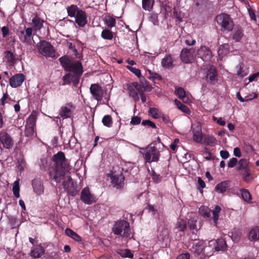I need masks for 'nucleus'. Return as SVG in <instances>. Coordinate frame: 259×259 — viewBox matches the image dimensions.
I'll list each match as a JSON object with an SVG mask.
<instances>
[{"mask_svg": "<svg viewBox=\"0 0 259 259\" xmlns=\"http://www.w3.org/2000/svg\"><path fill=\"white\" fill-rule=\"evenodd\" d=\"M195 50L193 48L183 49L181 53V59L185 63L192 62L194 59Z\"/></svg>", "mask_w": 259, "mask_h": 259, "instance_id": "9d476101", "label": "nucleus"}, {"mask_svg": "<svg viewBox=\"0 0 259 259\" xmlns=\"http://www.w3.org/2000/svg\"><path fill=\"white\" fill-rule=\"evenodd\" d=\"M142 124L144 125H148L149 126H150L153 128H155L156 125L155 124L152 122V121L148 120H144L142 121Z\"/></svg>", "mask_w": 259, "mask_h": 259, "instance_id": "e2e57ef3", "label": "nucleus"}, {"mask_svg": "<svg viewBox=\"0 0 259 259\" xmlns=\"http://www.w3.org/2000/svg\"><path fill=\"white\" fill-rule=\"evenodd\" d=\"M175 103L176 104L178 108L181 110L182 112L186 113V114H190V110H189V108L185 105L184 104H182L181 102H180L179 100L176 99L175 100Z\"/></svg>", "mask_w": 259, "mask_h": 259, "instance_id": "f704fd0d", "label": "nucleus"}, {"mask_svg": "<svg viewBox=\"0 0 259 259\" xmlns=\"http://www.w3.org/2000/svg\"><path fill=\"white\" fill-rule=\"evenodd\" d=\"M80 9L75 5H71L67 8L68 15L70 17H75Z\"/></svg>", "mask_w": 259, "mask_h": 259, "instance_id": "c9c22d12", "label": "nucleus"}, {"mask_svg": "<svg viewBox=\"0 0 259 259\" xmlns=\"http://www.w3.org/2000/svg\"><path fill=\"white\" fill-rule=\"evenodd\" d=\"M143 155L146 162L148 163L158 161L160 157L159 150L152 144L145 148Z\"/></svg>", "mask_w": 259, "mask_h": 259, "instance_id": "6e6552de", "label": "nucleus"}, {"mask_svg": "<svg viewBox=\"0 0 259 259\" xmlns=\"http://www.w3.org/2000/svg\"><path fill=\"white\" fill-rule=\"evenodd\" d=\"M243 35V33L242 30L240 29H238L237 30H235L234 32L233 38L236 41H239L241 40Z\"/></svg>", "mask_w": 259, "mask_h": 259, "instance_id": "8fccbe9b", "label": "nucleus"}, {"mask_svg": "<svg viewBox=\"0 0 259 259\" xmlns=\"http://www.w3.org/2000/svg\"><path fill=\"white\" fill-rule=\"evenodd\" d=\"M176 94L179 96V98L182 100L184 102H187L186 99V93L184 90L182 88H179L177 89Z\"/></svg>", "mask_w": 259, "mask_h": 259, "instance_id": "a18cd8bd", "label": "nucleus"}, {"mask_svg": "<svg viewBox=\"0 0 259 259\" xmlns=\"http://www.w3.org/2000/svg\"><path fill=\"white\" fill-rule=\"evenodd\" d=\"M204 247V241L200 240L194 243L191 249L194 253L199 255L203 251Z\"/></svg>", "mask_w": 259, "mask_h": 259, "instance_id": "aec40b11", "label": "nucleus"}, {"mask_svg": "<svg viewBox=\"0 0 259 259\" xmlns=\"http://www.w3.org/2000/svg\"><path fill=\"white\" fill-rule=\"evenodd\" d=\"M0 141L4 148L11 149L14 145V142L11 137L6 132L0 133Z\"/></svg>", "mask_w": 259, "mask_h": 259, "instance_id": "ddd939ff", "label": "nucleus"}, {"mask_svg": "<svg viewBox=\"0 0 259 259\" xmlns=\"http://www.w3.org/2000/svg\"><path fill=\"white\" fill-rule=\"evenodd\" d=\"M37 116L35 112H32L28 117L26 120V125L34 126L36 120Z\"/></svg>", "mask_w": 259, "mask_h": 259, "instance_id": "e433bc0d", "label": "nucleus"}, {"mask_svg": "<svg viewBox=\"0 0 259 259\" xmlns=\"http://www.w3.org/2000/svg\"><path fill=\"white\" fill-rule=\"evenodd\" d=\"M216 21L221 27L222 31L229 32L234 27L232 19L229 15L226 14H221L216 17Z\"/></svg>", "mask_w": 259, "mask_h": 259, "instance_id": "39448f33", "label": "nucleus"}, {"mask_svg": "<svg viewBox=\"0 0 259 259\" xmlns=\"http://www.w3.org/2000/svg\"><path fill=\"white\" fill-rule=\"evenodd\" d=\"M237 163H238V160L236 158H232L230 159L228 162V167L230 168L233 167Z\"/></svg>", "mask_w": 259, "mask_h": 259, "instance_id": "052dcab7", "label": "nucleus"}, {"mask_svg": "<svg viewBox=\"0 0 259 259\" xmlns=\"http://www.w3.org/2000/svg\"><path fill=\"white\" fill-rule=\"evenodd\" d=\"M133 87L139 92V94L144 92L142 81L140 83H138L137 82H134L132 83Z\"/></svg>", "mask_w": 259, "mask_h": 259, "instance_id": "3c124183", "label": "nucleus"}, {"mask_svg": "<svg viewBox=\"0 0 259 259\" xmlns=\"http://www.w3.org/2000/svg\"><path fill=\"white\" fill-rule=\"evenodd\" d=\"M127 89L128 91L129 95L130 96L132 97L135 101H137L139 100L138 94L137 91L135 90L134 88L132 85H128L127 87Z\"/></svg>", "mask_w": 259, "mask_h": 259, "instance_id": "a19ab883", "label": "nucleus"}, {"mask_svg": "<svg viewBox=\"0 0 259 259\" xmlns=\"http://www.w3.org/2000/svg\"><path fill=\"white\" fill-rule=\"evenodd\" d=\"M190 254L189 253H182L178 255L176 259H189Z\"/></svg>", "mask_w": 259, "mask_h": 259, "instance_id": "338daca9", "label": "nucleus"}, {"mask_svg": "<svg viewBox=\"0 0 259 259\" xmlns=\"http://www.w3.org/2000/svg\"><path fill=\"white\" fill-rule=\"evenodd\" d=\"M212 118L213 120L216 121L217 123L221 125H225L226 124V122L223 120L222 117L217 118L215 116H213Z\"/></svg>", "mask_w": 259, "mask_h": 259, "instance_id": "0e129e2a", "label": "nucleus"}, {"mask_svg": "<svg viewBox=\"0 0 259 259\" xmlns=\"http://www.w3.org/2000/svg\"><path fill=\"white\" fill-rule=\"evenodd\" d=\"M5 61L10 65H13L15 62L16 58L13 53L10 51L5 52Z\"/></svg>", "mask_w": 259, "mask_h": 259, "instance_id": "a878e982", "label": "nucleus"}, {"mask_svg": "<svg viewBox=\"0 0 259 259\" xmlns=\"http://www.w3.org/2000/svg\"><path fill=\"white\" fill-rule=\"evenodd\" d=\"M32 22L35 27L36 29H39L41 28L42 24L39 19L34 18L32 20Z\"/></svg>", "mask_w": 259, "mask_h": 259, "instance_id": "13d9d810", "label": "nucleus"}, {"mask_svg": "<svg viewBox=\"0 0 259 259\" xmlns=\"http://www.w3.org/2000/svg\"><path fill=\"white\" fill-rule=\"evenodd\" d=\"M45 253L44 249L40 246H37L31 249L30 256L33 258H36L40 257Z\"/></svg>", "mask_w": 259, "mask_h": 259, "instance_id": "412c9836", "label": "nucleus"}, {"mask_svg": "<svg viewBox=\"0 0 259 259\" xmlns=\"http://www.w3.org/2000/svg\"><path fill=\"white\" fill-rule=\"evenodd\" d=\"M74 17L75 19V22L80 27H84L87 23V15L85 13L81 10L78 12Z\"/></svg>", "mask_w": 259, "mask_h": 259, "instance_id": "f3484780", "label": "nucleus"}, {"mask_svg": "<svg viewBox=\"0 0 259 259\" xmlns=\"http://www.w3.org/2000/svg\"><path fill=\"white\" fill-rule=\"evenodd\" d=\"M229 45L228 44H224L222 45L218 50V54L220 57H223V56L227 55L229 52Z\"/></svg>", "mask_w": 259, "mask_h": 259, "instance_id": "c85d7f7f", "label": "nucleus"}, {"mask_svg": "<svg viewBox=\"0 0 259 259\" xmlns=\"http://www.w3.org/2000/svg\"><path fill=\"white\" fill-rule=\"evenodd\" d=\"M141 118L138 116H134L132 118L131 124L133 125H137L141 122Z\"/></svg>", "mask_w": 259, "mask_h": 259, "instance_id": "680f3d73", "label": "nucleus"}, {"mask_svg": "<svg viewBox=\"0 0 259 259\" xmlns=\"http://www.w3.org/2000/svg\"><path fill=\"white\" fill-rule=\"evenodd\" d=\"M101 36L105 39L111 40L113 38V34L112 32L108 29L103 30L102 32Z\"/></svg>", "mask_w": 259, "mask_h": 259, "instance_id": "c03bdc74", "label": "nucleus"}, {"mask_svg": "<svg viewBox=\"0 0 259 259\" xmlns=\"http://www.w3.org/2000/svg\"><path fill=\"white\" fill-rule=\"evenodd\" d=\"M74 109L75 106L72 103H66L60 108L59 115L63 119L70 118Z\"/></svg>", "mask_w": 259, "mask_h": 259, "instance_id": "9b49d317", "label": "nucleus"}, {"mask_svg": "<svg viewBox=\"0 0 259 259\" xmlns=\"http://www.w3.org/2000/svg\"><path fill=\"white\" fill-rule=\"evenodd\" d=\"M33 127H34V126L26 125L25 130V135L27 137L32 136L34 133V128Z\"/></svg>", "mask_w": 259, "mask_h": 259, "instance_id": "864d4df0", "label": "nucleus"}, {"mask_svg": "<svg viewBox=\"0 0 259 259\" xmlns=\"http://www.w3.org/2000/svg\"><path fill=\"white\" fill-rule=\"evenodd\" d=\"M149 114L154 118L158 119L160 118L161 114L158 110L155 108H150L149 110Z\"/></svg>", "mask_w": 259, "mask_h": 259, "instance_id": "de8ad7c7", "label": "nucleus"}, {"mask_svg": "<svg viewBox=\"0 0 259 259\" xmlns=\"http://www.w3.org/2000/svg\"><path fill=\"white\" fill-rule=\"evenodd\" d=\"M19 191V179H18L14 182L13 186V192L14 196L17 198L20 197Z\"/></svg>", "mask_w": 259, "mask_h": 259, "instance_id": "ea45409f", "label": "nucleus"}, {"mask_svg": "<svg viewBox=\"0 0 259 259\" xmlns=\"http://www.w3.org/2000/svg\"><path fill=\"white\" fill-rule=\"evenodd\" d=\"M226 243L224 239L220 238L216 241V244L214 247L215 250L224 251L226 249Z\"/></svg>", "mask_w": 259, "mask_h": 259, "instance_id": "b1692460", "label": "nucleus"}, {"mask_svg": "<svg viewBox=\"0 0 259 259\" xmlns=\"http://www.w3.org/2000/svg\"><path fill=\"white\" fill-rule=\"evenodd\" d=\"M173 59L169 55H166L161 60V65L165 68H170L172 66Z\"/></svg>", "mask_w": 259, "mask_h": 259, "instance_id": "5701e85b", "label": "nucleus"}, {"mask_svg": "<svg viewBox=\"0 0 259 259\" xmlns=\"http://www.w3.org/2000/svg\"><path fill=\"white\" fill-rule=\"evenodd\" d=\"M35 32H33L31 27L24 28L23 30L17 31V34L20 40L25 45H34L35 42L33 40V36Z\"/></svg>", "mask_w": 259, "mask_h": 259, "instance_id": "20e7f679", "label": "nucleus"}, {"mask_svg": "<svg viewBox=\"0 0 259 259\" xmlns=\"http://www.w3.org/2000/svg\"><path fill=\"white\" fill-rule=\"evenodd\" d=\"M196 222L197 220L195 217L192 218L188 221V225L190 230H197L198 229L196 225Z\"/></svg>", "mask_w": 259, "mask_h": 259, "instance_id": "37998d69", "label": "nucleus"}, {"mask_svg": "<svg viewBox=\"0 0 259 259\" xmlns=\"http://www.w3.org/2000/svg\"><path fill=\"white\" fill-rule=\"evenodd\" d=\"M115 234L122 237H129L130 235V225L125 221H118L115 223L112 229Z\"/></svg>", "mask_w": 259, "mask_h": 259, "instance_id": "423d86ee", "label": "nucleus"}, {"mask_svg": "<svg viewBox=\"0 0 259 259\" xmlns=\"http://www.w3.org/2000/svg\"><path fill=\"white\" fill-rule=\"evenodd\" d=\"M242 235L241 232L240 230H235L231 233V237L232 240L235 241H238Z\"/></svg>", "mask_w": 259, "mask_h": 259, "instance_id": "09e8293b", "label": "nucleus"}, {"mask_svg": "<svg viewBox=\"0 0 259 259\" xmlns=\"http://www.w3.org/2000/svg\"><path fill=\"white\" fill-rule=\"evenodd\" d=\"M221 210V208L219 205L215 206L213 210L206 206H202L199 209V212L206 219L210 220L212 219L214 225H216L219 220V214Z\"/></svg>", "mask_w": 259, "mask_h": 259, "instance_id": "7ed1b4c3", "label": "nucleus"}, {"mask_svg": "<svg viewBox=\"0 0 259 259\" xmlns=\"http://www.w3.org/2000/svg\"><path fill=\"white\" fill-rule=\"evenodd\" d=\"M67 172L64 175L63 178L61 180H63V186L65 189L68 190L70 187L72 185V179L69 176L67 175Z\"/></svg>", "mask_w": 259, "mask_h": 259, "instance_id": "cd10ccee", "label": "nucleus"}, {"mask_svg": "<svg viewBox=\"0 0 259 259\" xmlns=\"http://www.w3.org/2000/svg\"><path fill=\"white\" fill-rule=\"evenodd\" d=\"M240 191L243 200L248 203H250L252 197L249 192L245 189H241Z\"/></svg>", "mask_w": 259, "mask_h": 259, "instance_id": "bb28decb", "label": "nucleus"}, {"mask_svg": "<svg viewBox=\"0 0 259 259\" xmlns=\"http://www.w3.org/2000/svg\"><path fill=\"white\" fill-rule=\"evenodd\" d=\"M127 68L134 73L136 76L139 77L141 75V71L140 69L130 66H127Z\"/></svg>", "mask_w": 259, "mask_h": 259, "instance_id": "4d7b16f0", "label": "nucleus"}, {"mask_svg": "<svg viewBox=\"0 0 259 259\" xmlns=\"http://www.w3.org/2000/svg\"><path fill=\"white\" fill-rule=\"evenodd\" d=\"M80 200L85 204H91L96 201V198L91 193L89 188L85 187L81 192Z\"/></svg>", "mask_w": 259, "mask_h": 259, "instance_id": "f8f14e48", "label": "nucleus"}, {"mask_svg": "<svg viewBox=\"0 0 259 259\" xmlns=\"http://www.w3.org/2000/svg\"><path fill=\"white\" fill-rule=\"evenodd\" d=\"M106 24L108 27L112 28L115 25V20L110 16L106 18Z\"/></svg>", "mask_w": 259, "mask_h": 259, "instance_id": "603ef678", "label": "nucleus"}, {"mask_svg": "<svg viewBox=\"0 0 259 259\" xmlns=\"http://www.w3.org/2000/svg\"><path fill=\"white\" fill-rule=\"evenodd\" d=\"M191 130L193 133V140L197 143L202 142L204 135L202 134L200 122L196 121L195 122L192 123Z\"/></svg>", "mask_w": 259, "mask_h": 259, "instance_id": "1a4fd4ad", "label": "nucleus"}, {"mask_svg": "<svg viewBox=\"0 0 259 259\" xmlns=\"http://www.w3.org/2000/svg\"><path fill=\"white\" fill-rule=\"evenodd\" d=\"M62 66L69 72L63 76L64 84L73 82L77 84L82 73V67L81 63L78 61H73L68 57L63 56L59 59Z\"/></svg>", "mask_w": 259, "mask_h": 259, "instance_id": "f257e3e1", "label": "nucleus"}, {"mask_svg": "<svg viewBox=\"0 0 259 259\" xmlns=\"http://www.w3.org/2000/svg\"><path fill=\"white\" fill-rule=\"evenodd\" d=\"M102 122L106 126L110 127L112 123L111 117L109 115L104 116L102 119Z\"/></svg>", "mask_w": 259, "mask_h": 259, "instance_id": "49530a36", "label": "nucleus"}, {"mask_svg": "<svg viewBox=\"0 0 259 259\" xmlns=\"http://www.w3.org/2000/svg\"><path fill=\"white\" fill-rule=\"evenodd\" d=\"M186 222L183 220H180L178 221L175 225V229L177 231H184L186 229Z\"/></svg>", "mask_w": 259, "mask_h": 259, "instance_id": "72a5a7b5", "label": "nucleus"}, {"mask_svg": "<svg viewBox=\"0 0 259 259\" xmlns=\"http://www.w3.org/2000/svg\"><path fill=\"white\" fill-rule=\"evenodd\" d=\"M53 160L56 165L55 168L50 171V176L56 183H60L64 175L69 172V166L66 161L65 155L62 152H59L54 155Z\"/></svg>", "mask_w": 259, "mask_h": 259, "instance_id": "f03ea898", "label": "nucleus"}, {"mask_svg": "<svg viewBox=\"0 0 259 259\" xmlns=\"http://www.w3.org/2000/svg\"><path fill=\"white\" fill-rule=\"evenodd\" d=\"M200 143L212 146L216 144V140L213 137L204 135L203 141Z\"/></svg>", "mask_w": 259, "mask_h": 259, "instance_id": "393cba45", "label": "nucleus"}, {"mask_svg": "<svg viewBox=\"0 0 259 259\" xmlns=\"http://www.w3.org/2000/svg\"><path fill=\"white\" fill-rule=\"evenodd\" d=\"M217 70L215 68L211 66L207 71L206 76L211 81L214 80L217 76Z\"/></svg>", "mask_w": 259, "mask_h": 259, "instance_id": "473e14b6", "label": "nucleus"}, {"mask_svg": "<svg viewBox=\"0 0 259 259\" xmlns=\"http://www.w3.org/2000/svg\"><path fill=\"white\" fill-rule=\"evenodd\" d=\"M25 76L23 74H16L10 78V84L12 88H17L21 85Z\"/></svg>", "mask_w": 259, "mask_h": 259, "instance_id": "dca6fc26", "label": "nucleus"}, {"mask_svg": "<svg viewBox=\"0 0 259 259\" xmlns=\"http://www.w3.org/2000/svg\"><path fill=\"white\" fill-rule=\"evenodd\" d=\"M227 183L226 182H221L215 186V190L219 193H223L226 191L227 187Z\"/></svg>", "mask_w": 259, "mask_h": 259, "instance_id": "79ce46f5", "label": "nucleus"}, {"mask_svg": "<svg viewBox=\"0 0 259 259\" xmlns=\"http://www.w3.org/2000/svg\"><path fill=\"white\" fill-rule=\"evenodd\" d=\"M2 31L3 32V36L5 37L9 33V29L8 27L3 26L2 28Z\"/></svg>", "mask_w": 259, "mask_h": 259, "instance_id": "774afa93", "label": "nucleus"}, {"mask_svg": "<svg viewBox=\"0 0 259 259\" xmlns=\"http://www.w3.org/2000/svg\"><path fill=\"white\" fill-rule=\"evenodd\" d=\"M32 185L34 192L37 195H41L44 192V187L42 182L38 179L32 181Z\"/></svg>", "mask_w": 259, "mask_h": 259, "instance_id": "a211bd4d", "label": "nucleus"}, {"mask_svg": "<svg viewBox=\"0 0 259 259\" xmlns=\"http://www.w3.org/2000/svg\"><path fill=\"white\" fill-rule=\"evenodd\" d=\"M142 84L144 92H149L152 90V87L148 83L147 81L145 80L144 82L142 81Z\"/></svg>", "mask_w": 259, "mask_h": 259, "instance_id": "bf43d9fd", "label": "nucleus"}, {"mask_svg": "<svg viewBox=\"0 0 259 259\" xmlns=\"http://www.w3.org/2000/svg\"><path fill=\"white\" fill-rule=\"evenodd\" d=\"M243 64L240 63L237 67L236 74L238 76L243 77L248 74V69H243Z\"/></svg>", "mask_w": 259, "mask_h": 259, "instance_id": "7c9ffc66", "label": "nucleus"}, {"mask_svg": "<svg viewBox=\"0 0 259 259\" xmlns=\"http://www.w3.org/2000/svg\"><path fill=\"white\" fill-rule=\"evenodd\" d=\"M244 180L246 183H249L252 180V177L250 176L249 172L245 170L243 174Z\"/></svg>", "mask_w": 259, "mask_h": 259, "instance_id": "6e6d98bb", "label": "nucleus"}, {"mask_svg": "<svg viewBox=\"0 0 259 259\" xmlns=\"http://www.w3.org/2000/svg\"><path fill=\"white\" fill-rule=\"evenodd\" d=\"M90 92L94 99L97 101H100L102 99L103 90L98 84H92L90 87Z\"/></svg>", "mask_w": 259, "mask_h": 259, "instance_id": "2eb2a0df", "label": "nucleus"}, {"mask_svg": "<svg viewBox=\"0 0 259 259\" xmlns=\"http://www.w3.org/2000/svg\"><path fill=\"white\" fill-rule=\"evenodd\" d=\"M198 185L197 188L202 193V189L205 187V184L204 182L202 180V179L200 177L198 178Z\"/></svg>", "mask_w": 259, "mask_h": 259, "instance_id": "5fc2aeb1", "label": "nucleus"}, {"mask_svg": "<svg viewBox=\"0 0 259 259\" xmlns=\"http://www.w3.org/2000/svg\"><path fill=\"white\" fill-rule=\"evenodd\" d=\"M36 47L38 52L46 57L53 58L55 56V51L53 47L45 40L38 43Z\"/></svg>", "mask_w": 259, "mask_h": 259, "instance_id": "0eeeda50", "label": "nucleus"}, {"mask_svg": "<svg viewBox=\"0 0 259 259\" xmlns=\"http://www.w3.org/2000/svg\"><path fill=\"white\" fill-rule=\"evenodd\" d=\"M220 155L223 159H227L229 156V152L226 150H222L220 151Z\"/></svg>", "mask_w": 259, "mask_h": 259, "instance_id": "69168bd1", "label": "nucleus"}, {"mask_svg": "<svg viewBox=\"0 0 259 259\" xmlns=\"http://www.w3.org/2000/svg\"><path fill=\"white\" fill-rule=\"evenodd\" d=\"M154 4V0H142V8L146 11H151Z\"/></svg>", "mask_w": 259, "mask_h": 259, "instance_id": "2f4dec72", "label": "nucleus"}, {"mask_svg": "<svg viewBox=\"0 0 259 259\" xmlns=\"http://www.w3.org/2000/svg\"><path fill=\"white\" fill-rule=\"evenodd\" d=\"M197 55L203 61H208L212 57L211 51L206 47L202 46L197 51Z\"/></svg>", "mask_w": 259, "mask_h": 259, "instance_id": "4468645a", "label": "nucleus"}, {"mask_svg": "<svg viewBox=\"0 0 259 259\" xmlns=\"http://www.w3.org/2000/svg\"><path fill=\"white\" fill-rule=\"evenodd\" d=\"M111 182L114 187L117 189L121 188L124 185V177L121 175H112L111 178Z\"/></svg>", "mask_w": 259, "mask_h": 259, "instance_id": "6ab92c4d", "label": "nucleus"}, {"mask_svg": "<svg viewBox=\"0 0 259 259\" xmlns=\"http://www.w3.org/2000/svg\"><path fill=\"white\" fill-rule=\"evenodd\" d=\"M248 161L246 159H241L238 162L237 170H246L248 166Z\"/></svg>", "mask_w": 259, "mask_h": 259, "instance_id": "58836bf2", "label": "nucleus"}, {"mask_svg": "<svg viewBox=\"0 0 259 259\" xmlns=\"http://www.w3.org/2000/svg\"><path fill=\"white\" fill-rule=\"evenodd\" d=\"M65 232L67 236H69L75 241H80L81 240V237L76 233L69 228H67L65 230Z\"/></svg>", "mask_w": 259, "mask_h": 259, "instance_id": "c756f323", "label": "nucleus"}, {"mask_svg": "<svg viewBox=\"0 0 259 259\" xmlns=\"http://www.w3.org/2000/svg\"><path fill=\"white\" fill-rule=\"evenodd\" d=\"M248 238L250 241H256L259 239V226L255 227L250 230Z\"/></svg>", "mask_w": 259, "mask_h": 259, "instance_id": "4be33fe9", "label": "nucleus"}, {"mask_svg": "<svg viewBox=\"0 0 259 259\" xmlns=\"http://www.w3.org/2000/svg\"><path fill=\"white\" fill-rule=\"evenodd\" d=\"M118 253L123 257H129L132 258L134 256V254L129 249H122L119 250L118 251Z\"/></svg>", "mask_w": 259, "mask_h": 259, "instance_id": "4c0bfd02", "label": "nucleus"}]
</instances>
